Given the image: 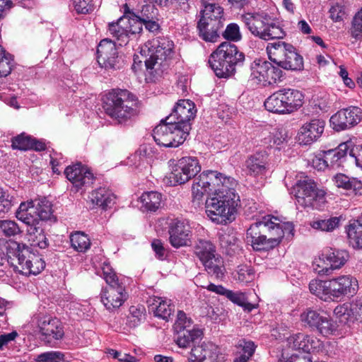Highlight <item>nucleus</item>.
<instances>
[{
  "label": "nucleus",
  "mask_w": 362,
  "mask_h": 362,
  "mask_svg": "<svg viewBox=\"0 0 362 362\" xmlns=\"http://www.w3.org/2000/svg\"><path fill=\"white\" fill-rule=\"evenodd\" d=\"M347 234L353 246L362 249V222L359 218L350 223Z\"/></svg>",
  "instance_id": "nucleus-43"
},
{
  "label": "nucleus",
  "mask_w": 362,
  "mask_h": 362,
  "mask_svg": "<svg viewBox=\"0 0 362 362\" xmlns=\"http://www.w3.org/2000/svg\"><path fill=\"white\" fill-rule=\"evenodd\" d=\"M268 66H267V71H266L264 86L271 85L276 83L277 81H280L283 76V71L279 67H276L272 64L271 62H268Z\"/></svg>",
  "instance_id": "nucleus-54"
},
{
  "label": "nucleus",
  "mask_w": 362,
  "mask_h": 362,
  "mask_svg": "<svg viewBox=\"0 0 362 362\" xmlns=\"http://www.w3.org/2000/svg\"><path fill=\"white\" fill-rule=\"evenodd\" d=\"M208 274L222 279L225 274V267L223 258L217 253L202 262Z\"/></svg>",
  "instance_id": "nucleus-32"
},
{
  "label": "nucleus",
  "mask_w": 362,
  "mask_h": 362,
  "mask_svg": "<svg viewBox=\"0 0 362 362\" xmlns=\"http://www.w3.org/2000/svg\"><path fill=\"white\" fill-rule=\"evenodd\" d=\"M15 204V198L0 188V215L10 211Z\"/></svg>",
  "instance_id": "nucleus-56"
},
{
  "label": "nucleus",
  "mask_w": 362,
  "mask_h": 362,
  "mask_svg": "<svg viewBox=\"0 0 362 362\" xmlns=\"http://www.w3.org/2000/svg\"><path fill=\"white\" fill-rule=\"evenodd\" d=\"M287 341L289 347L305 353L319 352L323 348V342L320 339L305 333L294 334L288 337Z\"/></svg>",
  "instance_id": "nucleus-22"
},
{
  "label": "nucleus",
  "mask_w": 362,
  "mask_h": 362,
  "mask_svg": "<svg viewBox=\"0 0 362 362\" xmlns=\"http://www.w3.org/2000/svg\"><path fill=\"white\" fill-rule=\"evenodd\" d=\"M202 332L199 329L192 330H180L175 332L174 340L180 348H187L191 344H194L202 339Z\"/></svg>",
  "instance_id": "nucleus-31"
},
{
  "label": "nucleus",
  "mask_w": 362,
  "mask_h": 362,
  "mask_svg": "<svg viewBox=\"0 0 362 362\" xmlns=\"http://www.w3.org/2000/svg\"><path fill=\"white\" fill-rule=\"evenodd\" d=\"M35 202L33 200L22 202L16 212V217L29 228L40 226V220L34 207Z\"/></svg>",
  "instance_id": "nucleus-28"
},
{
  "label": "nucleus",
  "mask_w": 362,
  "mask_h": 362,
  "mask_svg": "<svg viewBox=\"0 0 362 362\" xmlns=\"http://www.w3.org/2000/svg\"><path fill=\"white\" fill-rule=\"evenodd\" d=\"M225 39L233 42L239 41L241 39L240 28L236 23H230L227 25L225 31L223 33Z\"/></svg>",
  "instance_id": "nucleus-58"
},
{
  "label": "nucleus",
  "mask_w": 362,
  "mask_h": 362,
  "mask_svg": "<svg viewBox=\"0 0 362 362\" xmlns=\"http://www.w3.org/2000/svg\"><path fill=\"white\" fill-rule=\"evenodd\" d=\"M21 230L18 224L11 220H0V234L6 237H11L18 235Z\"/></svg>",
  "instance_id": "nucleus-51"
},
{
  "label": "nucleus",
  "mask_w": 362,
  "mask_h": 362,
  "mask_svg": "<svg viewBox=\"0 0 362 362\" xmlns=\"http://www.w3.org/2000/svg\"><path fill=\"white\" fill-rule=\"evenodd\" d=\"M74 6L78 13L86 14L93 10L92 0H74Z\"/></svg>",
  "instance_id": "nucleus-61"
},
{
  "label": "nucleus",
  "mask_w": 362,
  "mask_h": 362,
  "mask_svg": "<svg viewBox=\"0 0 362 362\" xmlns=\"http://www.w3.org/2000/svg\"><path fill=\"white\" fill-rule=\"evenodd\" d=\"M169 241L173 247L179 248L187 245L191 236V227L187 220L174 219L168 227Z\"/></svg>",
  "instance_id": "nucleus-20"
},
{
  "label": "nucleus",
  "mask_w": 362,
  "mask_h": 362,
  "mask_svg": "<svg viewBox=\"0 0 362 362\" xmlns=\"http://www.w3.org/2000/svg\"><path fill=\"white\" fill-rule=\"evenodd\" d=\"M192 321L190 318H188L186 314L180 310L177 315V319L174 324L173 328L175 332L180 330H187L188 327L191 326Z\"/></svg>",
  "instance_id": "nucleus-60"
},
{
  "label": "nucleus",
  "mask_w": 362,
  "mask_h": 362,
  "mask_svg": "<svg viewBox=\"0 0 362 362\" xmlns=\"http://www.w3.org/2000/svg\"><path fill=\"white\" fill-rule=\"evenodd\" d=\"M211 356V351L206 344L194 346L190 352L189 359L191 362H204L207 358Z\"/></svg>",
  "instance_id": "nucleus-50"
},
{
  "label": "nucleus",
  "mask_w": 362,
  "mask_h": 362,
  "mask_svg": "<svg viewBox=\"0 0 362 362\" xmlns=\"http://www.w3.org/2000/svg\"><path fill=\"white\" fill-rule=\"evenodd\" d=\"M151 307L155 316L165 320H168L175 310V306L170 300L168 301L160 297H154Z\"/></svg>",
  "instance_id": "nucleus-33"
},
{
  "label": "nucleus",
  "mask_w": 362,
  "mask_h": 362,
  "mask_svg": "<svg viewBox=\"0 0 362 362\" xmlns=\"http://www.w3.org/2000/svg\"><path fill=\"white\" fill-rule=\"evenodd\" d=\"M64 174L77 190L83 187H90L95 180L93 174L81 163L66 167Z\"/></svg>",
  "instance_id": "nucleus-21"
},
{
  "label": "nucleus",
  "mask_w": 362,
  "mask_h": 362,
  "mask_svg": "<svg viewBox=\"0 0 362 362\" xmlns=\"http://www.w3.org/2000/svg\"><path fill=\"white\" fill-rule=\"evenodd\" d=\"M334 313L343 323H346L354 315L351 305L349 303L337 305L334 310Z\"/></svg>",
  "instance_id": "nucleus-55"
},
{
  "label": "nucleus",
  "mask_w": 362,
  "mask_h": 362,
  "mask_svg": "<svg viewBox=\"0 0 362 362\" xmlns=\"http://www.w3.org/2000/svg\"><path fill=\"white\" fill-rule=\"evenodd\" d=\"M146 309L143 305L131 306L129 308V315L128 316V325L131 327L138 326L145 320Z\"/></svg>",
  "instance_id": "nucleus-49"
},
{
  "label": "nucleus",
  "mask_w": 362,
  "mask_h": 362,
  "mask_svg": "<svg viewBox=\"0 0 362 362\" xmlns=\"http://www.w3.org/2000/svg\"><path fill=\"white\" fill-rule=\"evenodd\" d=\"M201 170V165L195 157L186 156L178 160L169 176L171 185H182L194 178Z\"/></svg>",
  "instance_id": "nucleus-15"
},
{
  "label": "nucleus",
  "mask_w": 362,
  "mask_h": 362,
  "mask_svg": "<svg viewBox=\"0 0 362 362\" xmlns=\"http://www.w3.org/2000/svg\"><path fill=\"white\" fill-rule=\"evenodd\" d=\"M149 57L144 61L146 71L155 76L163 73L174 50V43L166 36H158L149 42Z\"/></svg>",
  "instance_id": "nucleus-5"
},
{
  "label": "nucleus",
  "mask_w": 362,
  "mask_h": 362,
  "mask_svg": "<svg viewBox=\"0 0 362 362\" xmlns=\"http://www.w3.org/2000/svg\"><path fill=\"white\" fill-rule=\"evenodd\" d=\"M140 13L141 15L139 16V18L142 21H144L149 18H156L158 15V10L155 8L153 5L146 4L141 7Z\"/></svg>",
  "instance_id": "nucleus-63"
},
{
  "label": "nucleus",
  "mask_w": 362,
  "mask_h": 362,
  "mask_svg": "<svg viewBox=\"0 0 362 362\" xmlns=\"http://www.w3.org/2000/svg\"><path fill=\"white\" fill-rule=\"evenodd\" d=\"M304 95L298 90L293 88L280 89L264 101V107L269 112L286 115L298 110L303 104Z\"/></svg>",
  "instance_id": "nucleus-6"
},
{
  "label": "nucleus",
  "mask_w": 362,
  "mask_h": 362,
  "mask_svg": "<svg viewBox=\"0 0 362 362\" xmlns=\"http://www.w3.org/2000/svg\"><path fill=\"white\" fill-rule=\"evenodd\" d=\"M89 198L93 204L106 210L115 204L116 197L109 189L100 187L93 190L90 193Z\"/></svg>",
  "instance_id": "nucleus-29"
},
{
  "label": "nucleus",
  "mask_w": 362,
  "mask_h": 362,
  "mask_svg": "<svg viewBox=\"0 0 362 362\" xmlns=\"http://www.w3.org/2000/svg\"><path fill=\"white\" fill-rule=\"evenodd\" d=\"M162 200V195L157 192H144L141 196V202L143 206L147 211H156L160 206Z\"/></svg>",
  "instance_id": "nucleus-42"
},
{
  "label": "nucleus",
  "mask_w": 362,
  "mask_h": 362,
  "mask_svg": "<svg viewBox=\"0 0 362 362\" xmlns=\"http://www.w3.org/2000/svg\"><path fill=\"white\" fill-rule=\"evenodd\" d=\"M10 243H17L13 240H6L0 239V266H3L4 262H8L11 265V261L16 262L17 250H12L10 247Z\"/></svg>",
  "instance_id": "nucleus-45"
},
{
  "label": "nucleus",
  "mask_w": 362,
  "mask_h": 362,
  "mask_svg": "<svg viewBox=\"0 0 362 362\" xmlns=\"http://www.w3.org/2000/svg\"><path fill=\"white\" fill-rule=\"evenodd\" d=\"M35 361L37 362H64V354L60 351H51L38 354Z\"/></svg>",
  "instance_id": "nucleus-57"
},
{
  "label": "nucleus",
  "mask_w": 362,
  "mask_h": 362,
  "mask_svg": "<svg viewBox=\"0 0 362 362\" xmlns=\"http://www.w3.org/2000/svg\"><path fill=\"white\" fill-rule=\"evenodd\" d=\"M35 202L34 207L38 217L41 221H56L55 216L53 215L52 204L45 197L33 200Z\"/></svg>",
  "instance_id": "nucleus-38"
},
{
  "label": "nucleus",
  "mask_w": 362,
  "mask_h": 362,
  "mask_svg": "<svg viewBox=\"0 0 362 362\" xmlns=\"http://www.w3.org/2000/svg\"><path fill=\"white\" fill-rule=\"evenodd\" d=\"M346 250L325 248L317 259L314 261L315 270L320 274L329 275L334 269H338L345 264L349 259Z\"/></svg>",
  "instance_id": "nucleus-13"
},
{
  "label": "nucleus",
  "mask_w": 362,
  "mask_h": 362,
  "mask_svg": "<svg viewBox=\"0 0 362 362\" xmlns=\"http://www.w3.org/2000/svg\"><path fill=\"white\" fill-rule=\"evenodd\" d=\"M223 186L216 189L214 196L206 201L207 216L217 224L226 225L235 220L236 207L240 201L235 194L234 180L224 178Z\"/></svg>",
  "instance_id": "nucleus-1"
},
{
  "label": "nucleus",
  "mask_w": 362,
  "mask_h": 362,
  "mask_svg": "<svg viewBox=\"0 0 362 362\" xmlns=\"http://www.w3.org/2000/svg\"><path fill=\"white\" fill-rule=\"evenodd\" d=\"M27 231L29 241L31 242L33 246L38 247L40 249H45L49 246L48 238L40 226L28 228Z\"/></svg>",
  "instance_id": "nucleus-39"
},
{
  "label": "nucleus",
  "mask_w": 362,
  "mask_h": 362,
  "mask_svg": "<svg viewBox=\"0 0 362 362\" xmlns=\"http://www.w3.org/2000/svg\"><path fill=\"white\" fill-rule=\"evenodd\" d=\"M268 166V156L266 152H257L245 160L248 174L255 177L265 175Z\"/></svg>",
  "instance_id": "nucleus-27"
},
{
  "label": "nucleus",
  "mask_w": 362,
  "mask_h": 362,
  "mask_svg": "<svg viewBox=\"0 0 362 362\" xmlns=\"http://www.w3.org/2000/svg\"><path fill=\"white\" fill-rule=\"evenodd\" d=\"M10 247L12 250H17L16 262L11 261V267L14 270L29 276L40 274L45 267V262L37 254L33 252L30 249L25 245L19 243H10Z\"/></svg>",
  "instance_id": "nucleus-11"
},
{
  "label": "nucleus",
  "mask_w": 362,
  "mask_h": 362,
  "mask_svg": "<svg viewBox=\"0 0 362 362\" xmlns=\"http://www.w3.org/2000/svg\"><path fill=\"white\" fill-rule=\"evenodd\" d=\"M155 152L154 148L151 144H144L135 152L134 156H138L140 159L151 158L155 154Z\"/></svg>",
  "instance_id": "nucleus-64"
},
{
  "label": "nucleus",
  "mask_w": 362,
  "mask_h": 362,
  "mask_svg": "<svg viewBox=\"0 0 362 362\" xmlns=\"http://www.w3.org/2000/svg\"><path fill=\"white\" fill-rule=\"evenodd\" d=\"M245 26L255 37L262 38L271 17L264 12H248L241 16Z\"/></svg>",
  "instance_id": "nucleus-23"
},
{
  "label": "nucleus",
  "mask_w": 362,
  "mask_h": 362,
  "mask_svg": "<svg viewBox=\"0 0 362 362\" xmlns=\"http://www.w3.org/2000/svg\"><path fill=\"white\" fill-rule=\"evenodd\" d=\"M339 217H332L328 219L315 220L310 223V226L316 230L330 232L339 227Z\"/></svg>",
  "instance_id": "nucleus-47"
},
{
  "label": "nucleus",
  "mask_w": 362,
  "mask_h": 362,
  "mask_svg": "<svg viewBox=\"0 0 362 362\" xmlns=\"http://www.w3.org/2000/svg\"><path fill=\"white\" fill-rule=\"evenodd\" d=\"M223 174L214 170L203 171L198 177L195 178L192 187L193 201H199L206 193L216 191V187L220 188L223 186Z\"/></svg>",
  "instance_id": "nucleus-14"
},
{
  "label": "nucleus",
  "mask_w": 362,
  "mask_h": 362,
  "mask_svg": "<svg viewBox=\"0 0 362 362\" xmlns=\"http://www.w3.org/2000/svg\"><path fill=\"white\" fill-rule=\"evenodd\" d=\"M194 253L201 262L216 253V246L206 240H198L194 246Z\"/></svg>",
  "instance_id": "nucleus-37"
},
{
  "label": "nucleus",
  "mask_w": 362,
  "mask_h": 362,
  "mask_svg": "<svg viewBox=\"0 0 362 362\" xmlns=\"http://www.w3.org/2000/svg\"><path fill=\"white\" fill-rule=\"evenodd\" d=\"M352 146L351 141L340 144L337 148L324 152L323 163L325 167H339L345 160L347 153Z\"/></svg>",
  "instance_id": "nucleus-26"
},
{
  "label": "nucleus",
  "mask_w": 362,
  "mask_h": 362,
  "mask_svg": "<svg viewBox=\"0 0 362 362\" xmlns=\"http://www.w3.org/2000/svg\"><path fill=\"white\" fill-rule=\"evenodd\" d=\"M332 297L340 298L344 296H353L357 291L358 284L356 279L350 276H341L330 279Z\"/></svg>",
  "instance_id": "nucleus-25"
},
{
  "label": "nucleus",
  "mask_w": 362,
  "mask_h": 362,
  "mask_svg": "<svg viewBox=\"0 0 362 362\" xmlns=\"http://www.w3.org/2000/svg\"><path fill=\"white\" fill-rule=\"evenodd\" d=\"M274 216H264L262 220L252 224L247 230L246 241L256 251H268L279 245L284 238L280 223L272 220Z\"/></svg>",
  "instance_id": "nucleus-3"
},
{
  "label": "nucleus",
  "mask_w": 362,
  "mask_h": 362,
  "mask_svg": "<svg viewBox=\"0 0 362 362\" xmlns=\"http://www.w3.org/2000/svg\"><path fill=\"white\" fill-rule=\"evenodd\" d=\"M267 66H268V62L256 59L250 64V81L253 83L259 84L262 86H264L265 76Z\"/></svg>",
  "instance_id": "nucleus-35"
},
{
  "label": "nucleus",
  "mask_w": 362,
  "mask_h": 362,
  "mask_svg": "<svg viewBox=\"0 0 362 362\" xmlns=\"http://www.w3.org/2000/svg\"><path fill=\"white\" fill-rule=\"evenodd\" d=\"M284 36L285 33L283 29L270 21L261 39L267 41L272 39H281Z\"/></svg>",
  "instance_id": "nucleus-52"
},
{
  "label": "nucleus",
  "mask_w": 362,
  "mask_h": 362,
  "mask_svg": "<svg viewBox=\"0 0 362 362\" xmlns=\"http://www.w3.org/2000/svg\"><path fill=\"white\" fill-rule=\"evenodd\" d=\"M102 276L108 286L101 292V301L109 310L119 308L127 299L124 286L119 283L118 278L109 264L102 267Z\"/></svg>",
  "instance_id": "nucleus-9"
},
{
  "label": "nucleus",
  "mask_w": 362,
  "mask_h": 362,
  "mask_svg": "<svg viewBox=\"0 0 362 362\" xmlns=\"http://www.w3.org/2000/svg\"><path fill=\"white\" fill-rule=\"evenodd\" d=\"M329 284L330 280H312L309 284V289L312 293L326 301L332 297Z\"/></svg>",
  "instance_id": "nucleus-36"
},
{
  "label": "nucleus",
  "mask_w": 362,
  "mask_h": 362,
  "mask_svg": "<svg viewBox=\"0 0 362 362\" xmlns=\"http://www.w3.org/2000/svg\"><path fill=\"white\" fill-rule=\"evenodd\" d=\"M97 61L105 69H117L121 66L116 42L108 38L102 40L97 48Z\"/></svg>",
  "instance_id": "nucleus-17"
},
{
  "label": "nucleus",
  "mask_w": 362,
  "mask_h": 362,
  "mask_svg": "<svg viewBox=\"0 0 362 362\" xmlns=\"http://www.w3.org/2000/svg\"><path fill=\"white\" fill-rule=\"evenodd\" d=\"M123 17H126L125 22L127 30L129 37L132 35L139 34L143 30V21L140 20L139 16L129 8L127 4L123 6Z\"/></svg>",
  "instance_id": "nucleus-34"
},
{
  "label": "nucleus",
  "mask_w": 362,
  "mask_h": 362,
  "mask_svg": "<svg viewBox=\"0 0 362 362\" xmlns=\"http://www.w3.org/2000/svg\"><path fill=\"white\" fill-rule=\"evenodd\" d=\"M189 134L188 125L182 127L165 118L153 129L152 135L158 145L176 148L185 142Z\"/></svg>",
  "instance_id": "nucleus-10"
},
{
  "label": "nucleus",
  "mask_w": 362,
  "mask_h": 362,
  "mask_svg": "<svg viewBox=\"0 0 362 362\" xmlns=\"http://www.w3.org/2000/svg\"><path fill=\"white\" fill-rule=\"evenodd\" d=\"M255 278L254 270L247 265H243L239 267L237 272L236 279L240 282L248 283Z\"/></svg>",
  "instance_id": "nucleus-59"
},
{
  "label": "nucleus",
  "mask_w": 362,
  "mask_h": 362,
  "mask_svg": "<svg viewBox=\"0 0 362 362\" xmlns=\"http://www.w3.org/2000/svg\"><path fill=\"white\" fill-rule=\"evenodd\" d=\"M40 338L46 344H51L55 340H60L64 335L62 322L57 317H42L37 322Z\"/></svg>",
  "instance_id": "nucleus-18"
},
{
  "label": "nucleus",
  "mask_w": 362,
  "mask_h": 362,
  "mask_svg": "<svg viewBox=\"0 0 362 362\" xmlns=\"http://www.w3.org/2000/svg\"><path fill=\"white\" fill-rule=\"evenodd\" d=\"M13 66V57L0 45V77L7 76Z\"/></svg>",
  "instance_id": "nucleus-48"
},
{
  "label": "nucleus",
  "mask_w": 362,
  "mask_h": 362,
  "mask_svg": "<svg viewBox=\"0 0 362 362\" xmlns=\"http://www.w3.org/2000/svg\"><path fill=\"white\" fill-rule=\"evenodd\" d=\"M71 247L79 252H85L90 248V240L88 235L82 232H76L70 236Z\"/></svg>",
  "instance_id": "nucleus-44"
},
{
  "label": "nucleus",
  "mask_w": 362,
  "mask_h": 362,
  "mask_svg": "<svg viewBox=\"0 0 362 362\" xmlns=\"http://www.w3.org/2000/svg\"><path fill=\"white\" fill-rule=\"evenodd\" d=\"M223 10L216 4H207L200 12L201 18L197 23L200 38L207 42H216L219 38V30L223 28Z\"/></svg>",
  "instance_id": "nucleus-8"
},
{
  "label": "nucleus",
  "mask_w": 362,
  "mask_h": 362,
  "mask_svg": "<svg viewBox=\"0 0 362 362\" xmlns=\"http://www.w3.org/2000/svg\"><path fill=\"white\" fill-rule=\"evenodd\" d=\"M334 182L337 187L346 190L357 191L362 188V182L360 180L354 177H349L342 173L337 174L334 177Z\"/></svg>",
  "instance_id": "nucleus-41"
},
{
  "label": "nucleus",
  "mask_w": 362,
  "mask_h": 362,
  "mask_svg": "<svg viewBox=\"0 0 362 362\" xmlns=\"http://www.w3.org/2000/svg\"><path fill=\"white\" fill-rule=\"evenodd\" d=\"M315 329L320 334L326 337H329V336H336L339 334L337 322L327 315H324Z\"/></svg>",
  "instance_id": "nucleus-40"
},
{
  "label": "nucleus",
  "mask_w": 362,
  "mask_h": 362,
  "mask_svg": "<svg viewBox=\"0 0 362 362\" xmlns=\"http://www.w3.org/2000/svg\"><path fill=\"white\" fill-rule=\"evenodd\" d=\"M361 119L362 110L356 106H350L337 112L329 121L334 130L341 132L355 127Z\"/></svg>",
  "instance_id": "nucleus-16"
},
{
  "label": "nucleus",
  "mask_w": 362,
  "mask_h": 362,
  "mask_svg": "<svg viewBox=\"0 0 362 362\" xmlns=\"http://www.w3.org/2000/svg\"><path fill=\"white\" fill-rule=\"evenodd\" d=\"M269 59L286 70L300 71L303 69V57L289 43L278 40L267 45Z\"/></svg>",
  "instance_id": "nucleus-7"
},
{
  "label": "nucleus",
  "mask_w": 362,
  "mask_h": 362,
  "mask_svg": "<svg viewBox=\"0 0 362 362\" xmlns=\"http://www.w3.org/2000/svg\"><path fill=\"white\" fill-rule=\"evenodd\" d=\"M196 112L195 105L192 101L189 100H180L175 106L172 113L166 119L182 127L188 125L189 131H190V121L194 118Z\"/></svg>",
  "instance_id": "nucleus-19"
},
{
  "label": "nucleus",
  "mask_w": 362,
  "mask_h": 362,
  "mask_svg": "<svg viewBox=\"0 0 362 362\" xmlns=\"http://www.w3.org/2000/svg\"><path fill=\"white\" fill-rule=\"evenodd\" d=\"M325 315L317 310L308 308L300 314V320L309 327L315 329Z\"/></svg>",
  "instance_id": "nucleus-46"
},
{
  "label": "nucleus",
  "mask_w": 362,
  "mask_h": 362,
  "mask_svg": "<svg viewBox=\"0 0 362 362\" xmlns=\"http://www.w3.org/2000/svg\"><path fill=\"white\" fill-rule=\"evenodd\" d=\"M295 190L298 204L305 209L320 210L326 202L325 191L318 188L317 183L308 177L298 181Z\"/></svg>",
  "instance_id": "nucleus-12"
},
{
  "label": "nucleus",
  "mask_w": 362,
  "mask_h": 362,
  "mask_svg": "<svg viewBox=\"0 0 362 362\" xmlns=\"http://www.w3.org/2000/svg\"><path fill=\"white\" fill-rule=\"evenodd\" d=\"M325 126V122L320 119H313L305 122L298 134L300 144L308 145L317 141L323 133Z\"/></svg>",
  "instance_id": "nucleus-24"
},
{
  "label": "nucleus",
  "mask_w": 362,
  "mask_h": 362,
  "mask_svg": "<svg viewBox=\"0 0 362 362\" xmlns=\"http://www.w3.org/2000/svg\"><path fill=\"white\" fill-rule=\"evenodd\" d=\"M110 356L117 359L120 362H137L138 359L129 354L118 351L117 350L109 349L106 352Z\"/></svg>",
  "instance_id": "nucleus-62"
},
{
  "label": "nucleus",
  "mask_w": 362,
  "mask_h": 362,
  "mask_svg": "<svg viewBox=\"0 0 362 362\" xmlns=\"http://www.w3.org/2000/svg\"><path fill=\"white\" fill-rule=\"evenodd\" d=\"M127 18L121 16L116 22L109 23L108 31L119 46L126 45L129 40L125 22Z\"/></svg>",
  "instance_id": "nucleus-30"
},
{
  "label": "nucleus",
  "mask_w": 362,
  "mask_h": 362,
  "mask_svg": "<svg viewBox=\"0 0 362 362\" xmlns=\"http://www.w3.org/2000/svg\"><path fill=\"white\" fill-rule=\"evenodd\" d=\"M103 108L107 115L118 124H125L140 113L138 98L127 89H112L103 98Z\"/></svg>",
  "instance_id": "nucleus-2"
},
{
  "label": "nucleus",
  "mask_w": 362,
  "mask_h": 362,
  "mask_svg": "<svg viewBox=\"0 0 362 362\" xmlns=\"http://www.w3.org/2000/svg\"><path fill=\"white\" fill-rule=\"evenodd\" d=\"M244 60V53L236 45L223 42L211 54L208 63L216 76L228 78L235 74L236 66H241Z\"/></svg>",
  "instance_id": "nucleus-4"
},
{
  "label": "nucleus",
  "mask_w": 362,
  "mask_h": 362,
  "mask_svg": "<svg viewBox=\"0 0 362 362\" xmlns=\"http://www.w3.org/2000/svg\"><path fill=\"white\" fill-rule=\"evenodd\" d=\"M31 138L32 136L22 133L12 139L11 146L13 149L21 151L30 150Z\"/></svg>",
  "instance_id": "nucleus-53"
}]
</instances>
